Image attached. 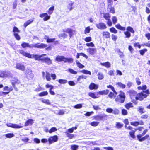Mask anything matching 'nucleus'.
Returning <instances> with one entry per match:
<instances>
[{
    "instance_id": "obj_15",
    "label": "nucleus",
    "mask_w": 150,
    "mask_h": 150,
    "mask_svg": "<svg viewBox=\"0 0 150 150\" xmlns=\"http://www.w3.org/2000/svg\"><path fill=\"white\" fill-rule=\"evenodd\" d=\"M13 76V74L10 71H4V77H12Z\"/></svg>"
},
{
    "instance_id": "obj_3",
    "label": "nucleus",
    "mask_w": 150,
    "mask_h": 150,
    "mask_svg": "<svg viewBox=\"0 0 150 150\" xmlns=\"http://www.w3.org/2000/svg\"><path fill=\"white\" fill-rule=\"evenodd\" d=\"M125 98V93L122 91H120V93L115 99V101L121 103H124Z\"/></svg>"
},
{
    "instance_id": "obj_53",
    "label": "nucleus",
    "mask_w": 150,
    "mask_h": 150,
    "mask_svg": "<svg viewBox=\"0 0 150 150\" xmlns=\"http://www.w3.org/2000/svg\"><path fill=\"white\" fill-rule=\"evenodd\" d=\"M99 122H98L96 121H93L90 123V125L93 126H96L99 124Z\"/></svg>"
},
{
    "instance_id": "obj_39",
    "label": "nucleus",
    "mask_w": 150,
    "mask_h": 150,
    "mask_svg": "<svg viewBox=\"0 0 150 150\" xmlns=\"http://www.w3.org/2000/svg\"><path fill=\"white\" fill-rule=\"evenodd\" d=\"M147 51L146 49H144L139 50V53L140 54L142 55H143Z\"/></svg>"
},
{
    "instance_id": "obj_1",
    "label": "nucleus",
    "mask_w": 150,
    "mask_h": 150,
    "mask_svg": "<svg viewBox=\"0 0 150 150\" xmlns=\"http://www.w3.org/2000/svg\"><path fill=\"white\" fill-rule=\"evenodd\" d=\"M20 54L29 58H34L35 60H41V56L38 54H30V53H27L23 50H19Z\"/></svg>"
},
{
    "instance_id": "obj_18",
    "label": "nucleus",
    "mask_w": 150,
    "mask_h": 150,
    "mask_svg": "<svg viewBox=\"0 0 150 150\" xmlns=\"http://www.w3.org/2000/svg\"><path fill=\"white\" fill-rule=\"evenodd\" d=\"M34 120L32 119H29L26 121L25 124V126H27L30 124L32 125L33 123Z\"/></svg>"
},
{
    "instance_id": "obj_51",
    "label": "nucleus",
    "mask_w": 150,
    "mask_h": 150,
    "mask_svg": "<svg viewBox=\"0 0 150 150\" xmlns=\"http://www.w3.org/2000/svg\"><path fill=\"white\" fill-rule=\"evenodd\" d=\"M98 78L99 80H102L103 78V74L99 72L98 74Z\"/></svg>"
},
{
    "instance_id": "obj_24",
    "label": "nucleus",
    "mask_w": 150,
    "mask_h": 150,
    "mask_svg": "<svg viewBox=\"0 0 150 150\" xmlns=\"http://www.w3.org/2000/svg\"><path fill=\"white\" fill-rule=\"evenodd\" d=\"M44 130L45 131H56L57 129L55 127H52L49 130L47 127H45V128Z\"/></svg>"
},
{
    "instance_id": "obj_29",
    "label": "nucleus",
    "mask_w": 150,
    "mask_h": 150,
    "mask_svg": "<svg viewBox=\"0 0 150 150\" xmlns=\"http://www.w3.org/2000/svg\"><path fill=\"white\" fill-rule=\"evenodd\" d=\"M58 82L61 84H64L67 83V80L63 79H59L57 81Z\"/></svg>"
},
{
    "instance_id": "obj_21",
    "label": "nucleus",
    "mask_w": 150,
    "mask_h": 150,
    "mask_svg": "<svg viewBox=\"0 0 150 150\" xmlns=\"http://www.w3.org/2000/svg\"><path fill=\"white\" fill-rule=\"evenodd\" d=\"M45 37H47V38H45L44 39L47 40V43H51L53 42L55 39V38H49V37L47 36H46Z\"/></svg>"
},
{
    "instance_id": "obj_34",
    "label": "nucleus",
    "mask_w": 150,
    "mask_h": 150,
    "mask_svg": "<svg viewBox=\"0 0 150 150\" xmlns=\"http://www.w3.org/2000/svg\"><path fill=\"white\" fill-rule=\"evenodd\" d=\"M103 17L106 20H110V16L108 13L105 14L103 16Z\"/></svg>"
},
{
    "instance_id": "obj_50",
    "label": "nucleus",
    "mask_w": 150,
    "mask_h": 150,
    "mask_svg": "<svg viewBox=\"0 0 150 150\" xmlns=\"http://www.w3.org/2000/svg\"><path fill=\"white\" fill-rule=\"evenodd\" d=\"M40 43H37L31 45V48L35 47L39 48H40Z\"/></svg>"
},
{
    "instance_id": "obj_6",
    "label": "nucleus",
    "mask_w": 150,
    "mask_h": 150,
    "mask_svg": "<svg viewBox=\"0 0 150 150\" xmlns=\"http://www.w3.org/2000/svg\"><path fill=\"white\" fill-rule=\"evenodd\" d=\"M107 115L104 114L100 115H97L94 116V118L96 120L98 121L102 120L104 118L106 117Z\"/></svg>"
},
{
    "instance_id": "obj_27",
    "label": "nucleus",
    "mask_w": 150,
    "mask_h": 150,
    "mask_svg": "<svg viewBox=\"0 0 150 150\" xmlns=\"http://www.w3.org/2000/svg\"><path fill=\"white\" fill-rule=\"evenodd\" d=\"M73 61V59L72 58H67L65 57L64 59V62L66 63L68 62L69 63H72Z\"/></svg>"
},
{
    "instance_id": "obj_4",
    "label": "nucleus",
    "mask_w": 150,
    "mask_h": 150,
    "mask_svg": "<svg viewBox=\"0 0 150 150\" xmlns=\"http://www.w3.org/2000/svg\"><path fill=\"white\" fill-rule=\"evenodd\" d=\"M25 75L26 78L29 80H31L34 77L33 74L32 73L31 70L28 69L25 71Z\"/></svg>"
},
{
    "instance_id": "obj_42",
    "label": "nucleus",
    "mask_w": 150,
    "mask_h": 150,
    "mask_svg": "<svg viewBox=\"0 0 150 150\" xmlns=\"http://www.w3.org/2000/svg\"><path fill=\"white\" fill-rule=\"evenodd\" d=\"M48 94V93L47 91H43L39 94V96H45L47 95Z\"/></svg>"
},
{
    "instance_id": "obj_43",
    "label": "nucleus",
    "mask_w": 150,
    "mask_h": 150,
    "mask_svg": "<svg viewBox=\"0 0 150 150\" xmlns=\"http://www.w3.org/2000/svg\"><path fill=\"white\" fill-rule=\"evenodd\" d=\"M59 36V38H67V35L66 33H63L60 34Z\"/></svg>"
},
{
    "instance_id": "obj_60",
    "label": "nucleus",
    "mask_w": 150,
    "mask_h": 150,
    "mask_svg": "<svg viewBox=\"0 0 150 150\" xmlns=\"http://www.w3.org/2000/svg\"><path fill=\"white\" fill-rule=\"evenodd\" d=\"M78 148V146L76 145H73L71 146V149L73 150H76Z\"/></svg>"
},
{
    "instance_id": "obj_58",
    "label": "nucleus",
    "mask_w": 150,
    "mask_h": 150,
    "mask_svg": "<svg viewBox=\"0 0 150 150\" xmlns=\"http://www.w3.org/2000/svg\"><path fill=\"white\" fill-rule=\"evenodd\" d=\"M90 31V27L88 26L86 27L84 33L85 34L89 33Z\"/></svg>"
},
{
    "instance_id": "obj_19",
    "label": "nucleus",
    "mask_w": 150,
    "mask_h": 150,
    "mask_svg": "<svg viewBox=\"0 0 150 150\" xmlns=\"http://www.w3.org/2000/svg\"><path fill=\"white\" fill-rule=\"evenodd\" d=\"M96 94L95 93L90 92L89 93L88 95L93 98H96L98 97L97 96L98 95V93H96Z\"/></svg>"
},
{
    "instance_id": "obj_63",
    "label": "nucleus",
    "mask_w": 150,
    "mask_h": 150,
    "mask_svg": "<svg viewBox=\"0 0 150 150\" xmlns=\"http://www.w3.org/2000/svg\"><path fill=\"white\" fill-rule=\"evenodd\" d=\"M47 45L44 43H41L40 44V48H43L46 47Z\"/></svg>"
},
{
    "instance_id": "obj_54",
    "label": "nucleus",
    "mask_w": 150,
    "mask_h": 150,
    "mask_svg": "<svg viewBox=\"0 0 150 150\" xmlns=\"http://www.w3.org/2000/svg\"><path fill=\"white\" fill-rule=\"evenodd\" d=\"M5 136L7 138H10L13 137L14 136V135L13 133H10L6 134Z\"/></svg>"
},
{
    "instance_id": "obj_2",
    "label": "nucleus",
    "mask_w": 150,
    "mask_h": 150,
    "mask_svg": "<svg viewBox=\"0 0 150 150\" xmlns=\"http://www.w3.org/2000/svg\"><path fill=\"white\" fill-rule=\"evenodd\" d=\"M150 92L148 89L139 93L137 94L135 98L136 100L142 101L144 98H146L149 94Z\"/></svg>"
},
{
    "instance_id": "obj_16",
    "label": "nucleus",
    "mask_w": 150,
    "mask_h": 150,
    "mask_svg": "<svg viewBox=\"0 0 150 150\" xmlns=\"http://www.w3.org/2000/svg\"><path fill=\"white\" fill-rule=\"evenodd\" d=\"M16 68L19 70L23 71L25 70V66L20 63H17L16 65Z\"/></svg>"
},
{
    "instance_id": "obj_62",
    "label": "nucleus",
    "mask_w": 150,
    "mask_h": 150,
    "mask_svg": "<svg viewBox=\"0 0 150 150\" xmlns=\"http://www.w3.org/2000/svg\"><path fill=\"white\" fill-rule=\"evenodd\" d=\"M131 124L132 125L134 126H137L139 124V122L137 121L132 122H131Z\"/></svg>"
},
{
    "instance_id": "obj_11",
    "label": "nucleus",
    "mask_w": 150,
    "mask_h": 150,
    "mask_svg": "<svg viewBox=\"0 0 150 150\" xmlns=\"http://www.w3.org/2000/svg\"><path fill=\"white\" fill-rule=\"evenodd\" d=\"M39 16L41 18L45 17L43 18L44 21H45L49 19L50 18V16L48 15L47 13H43L40 15Z\"/></svg>"
},
{
    "instance_id": "obj_40",
    "label": "nucleus",
    "mask_w": 150,
    "mask_h": 150,
    "mask_svg": "<svg viewBox=\"0 0 150 150\" xmlns=\"http://www.w3.org/2000/svg\"><path fill=\"white\" fill-rule=\"evenodd\" d=\"M108 11L109 10L110 12L112 13H115V10L114 8L111 6L109 7L108 8Z\"/></svg>"
},
{
    "instance_id": "obj_44",
    "label": "nucleus",
    "mask_w": 150,
    "mask_h": 150,
    "mask_svg": "<svg viewBox=\"0 0 150 150\" xmlns=\"http://www.w3.org/2000/svg\"><path fill=\"white\" fill-rule=\"evenodd\" d=\"M81 72H82V73L84 74H89L90 75H91V74L90 71L85 69H83L81 70Z\"/></svg>"
},
{
    "instance_id": "obj_8",
    "label": "nucleus",
    "mask_w": 150,
    "mask_h": 150,
    "mask_svg": "<svg viewBox=\"0 0 150 150\" xmlns=\"http://www.w3.org/2000/svg\"><path fill=\"white\" fill-rule=\"evenodd\" d=\"M41 61L43 62L46 63L48 65H50L52 64V60L48 57L42 58L41 59Z\"/></svg>"
},
{
    "instance_id": "obj_46",
    "label": "nucleus",
    "mask_w": 150,
    "mask_h": 150,
    "mask_svg": "<svg viewBox=\"0 0 150 150\" xmlns=\"http://www.w3.org/2000/svg\"><path fill=\"white\" fill-rule=\"evenodd\" d=\"M110 30L111 32L114 33H117V30L113 27L110 28Z\"/></svg>"
},
{
    "instance_id": "obj_64",
    "label": "nucleus",
    "mask_w": 150,
    "mask_h": 150,
    "mask_svg": "<svg viewBox=\"0 0 150 150\" xmlns=\"http://www.w3.org/2000/svg\"><path fill=\"white\" fill-rule=\"evenodd\" d=\"M84 40L86 42H88L91 41V38L90 37H86L84 39Z\"/></svg>"
},
{
    "instance_id": "obj_45",
    "label": "nucleus",
    "mask_w": 150,
    "mask_h": 150,
    "mask_svg": "<svg viewBox=\"0 0 150 150\" xmlns=\"http://www.w3.org/2000/svg\"><path fill=\"white\" fill-rule=\"evenodd\" d=\"M81 72H82V73L84 74H89L90 75H91V74L90 71L85 69H83L81 70Z\"/></svg>"
},
{
    "instance_id": "obj_35",
    "label": "nucleus",
    "mask_w": 150,
    "mask_h": 150,
    "mask_svg": "<svg viewBox=\"0 0 150 150\" xmlns=\"http://www.w3.org/2000/svg\"><path fill=\"white\" fill-rule=\"evenodd\" d=\"M116 85H118V86L122 88H124L125 87V85L122 84L121 82H118L116 83Z\"/></svg>"
},
{
    "instance_id": "obj_23",
    "label": "nucleus",
    "mask_w": 150,
    "mask_h": 150,
    "mask_svg": "<svg viewBox=\"0 0 150 150\" xmlns=\"http://www.w3.org/2000/svg\"><path fill=\"white\" fill-rule=\"evenodd\" d=\"M102 34L103 36L106 38H109L110 37V33L108 32H103Z\"/></svg>"
},
{
    "instance_id": "obj_13",
    "label": "nucleus",
    "mask_w": 150,
    "mask_h": 150,
    "mask_svg": "<svg viewBox=\"0 0 150 150\" xmlns=\"http://www.w3.org/2000/svg\"><path fill=\"white\" fill-rule=\"evenodd\" d=\"M11 81L12 86L14 88L15 87V83L19 84L20 83V81L16 77L12 78Z\"/></svg>"
},
{
    "instance_id": "obj_10",
    "label": "nucleus",
    "mask_w": 150,
    "mask_h": 150,
    "mask_svg": "<svg viewBox=\"0 0 150 150\" xmlns=\"http://www.w3.org/2000/svg\"><path fill=\"white\" fill-rule=\"evenodd\" d=\"M7 126L15 128H20L23 127L22 126L16 124L8 123L6 124Z\"/></svg>"
},
{
    "instance_id": "obj_5",
    "label": "nucleus",
    "mask_w": 150,
    "mask_h": 150,
    "mask_svg": "<svg viewBox=\"0 0 150 150\" xmlns=\"http://www.w3.org/2000/svg\"><path fill=\"white\" fill-rule=\"evenodd\" d=\"M58 139V136L57 135H54L48 138V141L49 144L57 142Z\"/></svg>"
},
{
    "instance_id": "obj_28",
    "label": "nucleus",
    "mask_w": 150,
    "mask_h": 150,
    "mask_svg": "<svg viewBox=\"0 0 150 150\" xmlns=\"http://www.w3.org/2000/svg\"><path fill=\"white\" fill-rule=\"evenodd\" d=\"M129 95L131 97L132 96H134L137 95V92L133 90H131L129 91Z\"/></svg>"
},
{
    "instance_id": "obj_17",
    "label": "nucleus",
    "mask_w": 150,
    "mask_h": 150,
    "mask_svg": "<svg viewBox=\"0 0 150 150\" xmlns=\"http://www.w3.org/2000/svg\"><path fill=\"white\" fill-rule=\"evenodd\" d=\"M64 59H65V57L64 56L58 55L57 56L55 60L59 62H61L62 61L64 62Z\"/></svg>"
},
{
    "instance_id": "obj_33",
    "label": "nucleus",
    "mask_w": 150,
    "mask_h": 150,
    "mask_svg": "<svg viewBox=\"0 0 150 150\" xmlns=\"http://www.w3.org/2000/svg\"><path fill=\"white\" fill-rule=\"evenodd\" d=\"M117 52L118 53V54L120 58H123L124 55L123 54V52H121L120 49H118L117 50Z\"/></svg>"
},
{
    "instance_id": "obj_41",
    "label": "nucleus",
    "mask_w": 150,
    "mask_h": 150,
    "mask_svg": "<svg viewBox=\"0 0 150 150\" xmlns=\"http://www.w3.org/2000/svg\"><path fill=\"white\" fill-rule=\"evenodd\" d=\"M144 110V108L141 106L139 107L137 109L138 111L141 114L143 113L144 112L143 111Z\"/></svg>"
},
{
    "instance_id": "obj_7",
    "label": "nucleus",
    "mask_w": 150,
    "mask_h": 150,
    "mask_svg": "<svg viewBox=\"0 0 150 150\" xmlns=\"http://www.w3.org/2000/svg\"><path fill=\"white\" fill-rule=\"evenodd\" d=\"M87 51L91 55H94L97 52V50L96 48H89L87 49Z\"/></svg>"
},
{
    "instance_id": "obj_61",
    "label": "nucleus",
    "mask_w": 150,
    "mask_h": 150,
    "mask_svg": "<svg viewBox=\"0 0 150 150\" xmlns=\"http://www.w3.org/2000/svg\"><path fill=\"white\" fill-rule=\"evenodd\" d=\"M112 20L114 24H115L117 22V19L116 16H114L112 17Z\"/></svg>"
},
{
    "instance_id": "obj_30",
    "label": "nucleus",
    "mask_w": 150,
    "mask_h": 150,
    "mask_svg": "<svg viewBox=\"0 0 150 150\" xmlns=\"http://www.w3.org/2000/svg\"><path fill=\"white\" fill-rule=\"evenodd\" d=\"M124 34L125 35V38H129L131 36V34L128 31H126L124 32Z\"/></svg>"
},
{
    "instance_id": "obj_38",
    "label": "nucleus",
    "mask_w": 150,
    "mask_h": 150,
    "mask_svg": "<svg viewBox=\"0 0 150 150\" xmlns=\"http://www.w3.org/2000/svg\"><path fill=\"white\" fill-rule=\"evenodd\" d=\"M63 31L64 32L67 33L69 34L73 32V30L70 28H67V29H63Z\"/></svg>"
},
{
    "instance_id": "obj_56",
    "label": "nucleus",
    "mask_w": 150,
    "mask_h": 150,
    "mask_svg": "<svg viewBox=\"0 0 150 150\" xmlns=\"http://www.w3.org/2000/svg\"><path fill=\"white\" fill-rule=\"evenodd\" d=\"M42 102L43 103H45L47 104L50 105V103L49 102V100L48 99H43L42 100Z\"/></svg>"
},
{
    "instance_id": "obj_26",
    "label": "nucleus",
    "mask_w": 150,
    "mask_h": 150,
    "mask_svg": "<svg viewBox=\"0 0 150 150\" xmlns=\"http://www.w3.org/2000/svg\"><path fill=\"white\" fill-rule=\"evenodd\" d=\"M73 3L71 1H70L69 3L67 6V8L69 10V11H71L73 9V8L72 6L73 5Z\"/></svg>"
},
{
    "instance_id": "obj_22",
    "label": "nucleus",
    "mask_w": 150,
    "mask_h": 150,
    "mask_svg": "<svg viewBox=\"0 0 150 150\" xmlns=\"http://www.w3.org/2000/svg\"><path fill=\"white\" fill-rule=\"evenodd\" d=\"M33 21V20H29L25 22L23 25V26L24 28H25L28 25H29L30 24L32 23Z\"/></svg>"
},
{
    "instance_id": "obj_36",
    "label": "nucleus",
    "mask_w": 150,
    "mask_h": 150,
    "mask_svg": "<svg viewBox=\"0 0 150 150\" xmlns=\"http://www.w3.org/2000/svg\"><path fill=\"white\" fill-rule=\"evenodd\" d=\"M76 63L77 66L80 68H83L84 67V66L81 64L78 61H76Z\"/></svg>"
},
{
    "instance_id": "obj_14",
    "label": "nucleus",
    "mask_w": 150,
    "mask_h": 150,
    "mask_svg": "<svg viewBox=\"0 0 150 150\" xmlns=\"http://www.w3.org/2000/svg\"><path fill=\"white\" fill-rule=\"evenodd\" d=\"M98 85L95 84L93 83H91L89 86V88L91 90L96 89L98 88Z\"/></svg>"
},
{
    "instance_id": "obj_20",
    "label": "nucleus",
    "mask_w": 150,
    "mask_h": 150,
    "mask_svg": "<svg viewBox=\"0 0 150 150\" xmlns=\"http://www.w3.org/2000/svg\"><path fill=\"white\" fill-rule=\"evenodd\" d=\"M21 45L23 48H25L26 47L31 48V45H29V43H28L23 42L21 44Z\"/></svg>"
},
{
    "instance_id": "obj_12",
    "label": "nucleus",
    "mask_w": 150,
    "mask_h": 150,
    "mask_svg": "<svg viewBox=\"0 0 150 150\" xmlns=\"http://www.w3.org/2000/svg\"><path fill=\"white\" fill-rule=\"evenodd\" d=\"M142 135L139 134L137 136V138L138 139V140L140 142L144 141L145 139H147L149 137V135H147L145 136L142 137Z\"/></svg>"
},
{
    "instance_id": "obj_55",
    "label": "nucleus",
    "mask_w": 150,
    "mask_h": 150,
    "mask_svg": "<svg viewBox=\"0 0 150 150\" xmlns=\"http://www.w3.org/2000/svg\"><path fill=\"white\" fill-rule=\"evenodd\" d=\"M108 7H109L111 6V5L113 3L112 0H107Z\"/></svg>"
},
{
    "instance_id": "obj_25",
    "label": "nucleus",
    "mask_w": 150,
    "mask_h": 150,
    "mask_svg": "<svg viewBox=\"0 0 150 150\" xmlns=\"http://www.w3.org/2000/svg\"><path fill=\"white\" fill-rule=\"evenodd\" d=\"M109 90L106 89V90H104L102 91H100L98 93L100 95H103V94H107L109 92Z\"/></svg>"
},
{
    "instance_id": "obj_37",
    "label": "nucleus",
    "mask_w": 150,
    "mask_h": 150,
    "mask_svg": "<svg viewBox=\"0 0 150 150\" xmlns=\"http://www.w3.org/2000/svg\"><path fill=\"white\" fill-rule=\"evenodd\" d=\"M125 106L127 109H129L130 107H133L132 103H131L126 104L125 105Z\"/></svg>"
},
{
    "instance_id": "obj_31",
    "label": "nucleus",
    "mask_w": 150,
    "mask_h": 150,
    "mask_svg": "<svg viewBox=\"0 0 150 150\" xmlns=\"http://www.w3.org/2000/svg\"><path fill=\"white\" fill-rule=\"evenodd\" d=\"M127 31L131 32L133 33H134L135 32L134 30H133V28L131 26H128L127 28Z\"/></svg>"
},
{
    "instance_id": "obj_49",
    "label": "nucleus",
    "mask_w": 150,
    "mask_h": 150,
    "mask_svg": "<svg viewBox=\"0 0 150 150\" xmlns=\"http://www.w3.org/2000/svg\"><path fill=\"white\" fill-rule=\"evenodd\" d=\"M74 107L76 109H80L82 108V105L81 104H79L75 105Z\"/></svg>"
},
{
    "instance_id": "obj_48",
    "label": "nucleus",
    "mask_w": 150,
    "mask_h": 150,
    "mask_svg": "<svg viewBox=\"0 0 150 150\" xmlns=\"http://www.w3.org/2000/svg\"><path fill=\"white\" fill-rule=\"evenodd\" d=\"M54 9V6H52L51 7H50L49 9V10L48 11V13L49 14H51L52 13V11Z\"/></svg>"
},
{
    "instance_id": "obj_32",
    "label": "nucleus",
    "mask_w": 150,
    "mask_h": 150,
    "mask_svg": "<svg viewBox=\"0 0 150 150\" xmlns=\"http://www.w3.org/2000/svg\"><path fill=\"white\" fill-rule=\"evenodd\" d=\"M101 64L102 65L105 66L107 68H109L110 66V63L108 62L104 63H101Z\"/></svg>"
},
{
    "instance_id": "obj_9",
    "label": "nucleus",
    "mask_w": 150,
    "mask_h": 150,
    "mask_svg": "<svg viewBox=\"0 0 150 150\" xmlns=\"http://www.w3.org/2000/svg\"><path fill=\"white\" fill-rule=\"evenodd\" d=\"M96 27L99 29H104L107 28L106 25L103 23H100L96 25Z\"/></svg>"
},
{
    "instance_id": "obj_52",
    "label": "nucleus",
    "mask_w": 150,
    "mask_h": 150,
    "mask_svg": "<svg viewBox=\"0 0 150 150\" xmlns=\"http://www.w3.org/2000/svg\"><path fill=\"white\" fill-rule=\"evenodd\" d=\"M14 35L17 40H19L21 39L19 35L17 33H14Z\"/></svg>"
},
{
    "instance_id": "obj_59",
    "label": "nucleus",
    "mask_w": 150,
    "mask_h": 150,
    "mask_svg": "<svg viewBox=\"0 0 150 150\" xmlns=\"http://www.w3.org/2000/svg\"><path fill=\"white\" fill-rule=\"evenodd\" d=\"M108 97L111 98H113V97H114L113 98H115V97H116V96L115 95L114 96V94L112 92H111L108 95Z\"/></svg>"
},
{
    "instance_id": "obj_57",
    "label": "nucleus",
    "mask_w": 150,
    "mask_h": 150,
    "mask_svg": "<svg viewBox=\"0 0 150 150\" xmlns=\"http://www.w3.org/2000/svg\"><path fill=\"white\" fill-rule=\"evenodd\" d=\"M51 76H50V74L49 73H47L46 75V78L47 80L48 81H50L51 79L50 78Z\"/></svg>"
},
{
    "instance_id": "obj_47",
    "label": "nucleus",
    "mask_w": 150,
    "mask_h": 150,
    "mask_svg": "<svg viewBox=\"0 0 150 150\" xmlns=\"http://www.w3.org/2000/svg\"><path fill=\"white\" fill-rule=\"evenodd\" d=\"M68 71L69 72L72 74H77V71H74V70H73V69L71 68L69 69H68Z\"/></svg>"
}]
</instances>
